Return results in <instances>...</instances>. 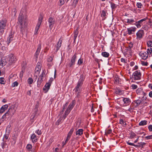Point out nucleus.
<instances>
[{
  "label": "nucleus",
  "mask_w": 152,
  "mask_h": 152,
  "mask_svg": "<svg viewBox=\"0 0 152 152\" xmlns=\"http://www.w3.org/2000/svg\"><path fill=\"white\" fill-rule=\"evenodd\" d=\"M84 80V78L83 77V75H80V77L79 79L77 85L75 87L73 91L77 93V92H78V93H80V90L81 89V86Z\"/></svg>",
  "instance_id": "obj_1"
},
{
  "label": "nucleus",
  "mask_w": 152,
  "mask_h": 152,
  "mask_svg": "<svg viewBox=\"0 0 152 152\" xmlns=\"http://www.w3.org/2000/svg\"><path fill=\"white\" fill-rule=\"evenodd\" d=\"M6 23L7 20L5 19L2 20L0 22V30L1 34H3L4 32V29L6 26Z\"/></svg>",
  "instance_id": "obj_2"
},
{
  "label": "nucleus",
  "mask_w": 152,
  "mask_h": 152,
  "mask_svg": "<svg viewBox=\"0 0 152 152\" xmlns=\"http://www.w3.org/2000/svg\"><path fill=\"white\" fill-rule=\"evenodd\" d=\"M16 110L15 105H11L9 109L8 112L10 113V116H12L15 113Z\"/></svg>",
  "instance_id": "obj_3"
},
{
  "label": "nucleus",
  "mask_w": 152,
  "mask_h": 152,
  "mask_svg": "<svg viewBox=\"0 0 152 152\" xmlns=\"http://www.w3.org/2000/svg\"><path fill=\"white\" fill-rule=\"evenodd\" d=\"M8 59L9 62L10 63H15L17 60L16 57L12 54L9 55Z\"/></svg>",
  "instance_id": "obj_4"
},
{
  "label": "nucleus",
  "mask_w": 152,
  "mask_h": 152,
  "mask_svg": "<svg viewBox=\"0 0 152 152\" xmlns=\"http://www.w3.org/2000/svg\"><path fill=\"white\" fill-rule=\"evenodd\" d=\"M133 76L135 80H140L141 76V73L140 72L137 71L133 73Z\"/></svg>",
  "instance_id": "obj_5"
},
{
  "label": "nucleus",
  "mask_w": 152,
  "mask_h": 152,
  "mask_svg": "<svg viewBox=\"0 0 152 152\" xmlns=\"http://www.w3.org/2000/svg\"><path fill=\"white\" fill-rule=\"evenodd\" d=\"M48 22L49 23V27L51 29L55 23V20L54 18L52 17L50 18L48 20Z\"/></svg>",
  "instance_id": "obj_6"
},
{
  "label": "nucleus",
  "mask_w": 152,
  "mask_h": 152,
  "mask_svg": "<svg viewBox=\"0 0 152 152\" xmlns=\"http://www.w3.org/2000/svg\"><path fill=\"white\" fill-rule=\"evenodd\" d=\"M77 58V56L76 54L73 55L71 59V61L69 63V65L70 67H72L75 64V62Z\"/></svg>",
  "instance_id": "obj_7"
},
{
  "label": "nucleus",
  "mask_w": 152,
  "mask_h": 152,
  "mask_svg": "<svg viewBox=\"0 0 152 152\" xmlns=\"http://www.w3.org/2000/svg\"><path fill=\"white\" fill-rule=\"evenodd\" d=\"M146 19V18H144L142 19L138 22H136L135 23H134L138 28H140L141 27V25H142V22L145 21Z\"/></svg>",
  "instance_id": "obj_8"
},
{
  "label": "nucleus",
  "mask_w": 152,
  "mask_h": 152,
  "mask_svg": "<svg viewBox=\"0 0 152 152\" xmlns=\"http://www.w3.org/2000/svg\"><path fill=\"white\" fill-rule=\"evenodd\" d=\"M144 34V31L142 30H139L136 34L137 38L139 39H141Z\"/></svg>",
  "instance_id": "obj_9"
},
{
  "label": "nucleus",
  "mask_w": 152,
  "mask_h": 152,
  "mask_svg": "<svg viewBox=\"0 0 152 152\" xmlns=\"http://www.w3.org/2000/svg\"><path fill=\"white\" fill-rule=\"evenodd\" d=\"M126 51V52L124 53V56L126 57H129L132 55L130 48H126L125 50Z\"/></svg>",
  "instance_id": "obj_10"
},
{
  "label": "nucleus",
  "mask_w": 152,
  "mask_h": 152,
  "mask_svg": "<svg viewBox=\"0 0 152 152\" xmlns=\"http://www.w3.org/2000/svg\"><path fill=\"white\" fill-rule=\"evenodd\" d=\"M139 55L144 60L146 59L148 57V55L147 53L145 52H140Z\"/></svg>",
  "instance_id": "obj_11"
},
{
  "label": "nucleus",
  "mask_w": 152,
  "mask_h": 152,
  "mask_svg": "<svg viewBox=\"0 0 152 152\" xmlns=\"http://www.w3.org/2000/svg\"><path fill=\"white\" fill-rule=\"evenodd\" d=\"M13 37V35L12 34H10L9 35V37L7 38V43L8 45L12 41L14 40Z\"/></svg>",
  "instance_id": "obj_12"
},
{
  "label": "nucleus",
  "mask_w": 152,
  "mask_h": 152,
  "mask_svg": "<svg viewBox=\"0 0 152 152\" xmlns=\"http://www.w3.org/2000/svg\"><path fill=\"white\" fill-rule=\"evenodd\" d=\"M41 44L39 43V44L37 50L36 52L35 56L36 57V58H37L38 56V55L39 53L40 52V50L41 49Z\"/></svg>",
  "instance_id": "obj_13"
},
{
  "label": "nucleus",
  "mask_w": 152,
  "mask_h": 152,
  "mask_svg": "<svg viewBox=\"0 0 152 152\" xmlns=\"http://www.w3.org/2000/svg\"><path fill=\"white\" fill-rule=\"evenodd\" d=\"M131 102L130 99L129 98L124 97V104H126L125 105H124V106L129 105L130 103Z\"/></svg>",
  "instance_id": "obj_14"
},
{
  "label": "nucleus",
  "mask_w": 152,
  "mask_h": 152,
  "mask_svg": "<svg viewBox=\"0 0 152 152\" xmlns=\"http://www.w3.org/2000/svg\"><path fill=\"white\" fill-rule=\"evenodd\" d=\"M75 104V100H73L72 102L70 104L68 107H67V109H68L69 110L71 111L74 107Z\"/></svg>",
  "instance_id": "obj_15"
},
{
  "label": "nucleus",
  "mask_w": 152,
  "mask_h": 152,
  "mask_svg": "<svg viewBox=\"0 0 152 152\" xmlns=\"http://www.w3.org/2000/svg\"><path fill=\"white\" fill-rule=\"evenodd\" d=\"M50 85H51L50 83H47L45 84L43 88V90L45 92H46L48 91L50 88Z\"/></svg>",
  "instance_id": "obj_16"
},
{
  "label": "nucleus",
  "mask_w": 152,
  "mask_h": 152,
  "mask_svg": "<svg viewBox=\"0 0 152 152\" xmlns=\"http://www.w3.org/2000/svg\"><path fill=\"white\" fill-rule=\"evenodd\" d=\"M8 106L7 104H5L3 106L0 110V113H2L4 112L8 107Z\"/></svg>",
  "instance_id": "obj_17"
},
{
  "label": "nucleus",
  "mask_w": 152,
  "mask_h": 152,
  "mask_svg": "<svg viewBox=\"0 0 152 152\" xmlns=\"http://www.w3.org/2000/svg\"><path fill=\"white\" fill-rule=\"evenodd\" d=\"M110 3L111 7L113 12V11H114L117 8V5L115 4L110 2Z\"/></svg>",
  "instance_id": "obj_18"
},
{
  "label": "nucleus",
  "mask_w": 152,
  "mask_h": 152,
  "mask_svg": "<svg viewBox=\"0 0 152 152\" xmlns=\"http://www.w3.org/2000/svg\"><path fill=\"white\" fill-rule=\"evenodd\" d=\"M11 125H8L6 128V133H7V135H9L10 132L11 130Z\"/></svg>",
  "instance_id": "obj_19"
},
{
  "label": "nucleus",
  "mask_w": 152,
  "mask_h": 152,
  "mask_svg": "<svg viewBox=\"0 0 152 152\" xmlns=\"http://www.w3.org/2000/svg\"><path fill=\"white\" fill-rule=\"evenodd\" d=\"M62 41L61 40V39H59V40L56 46V51L57 52L60 48L61 45Z\"/></svg>",
  "instance_id": "obj_20"
},
{
  "label": "nucleus",
  "mask_w": 152,
  "mask_h": 152,
  "mask_svg": "<svg viewBox=\"0 0 152 152\" xmlns=\"http://www.w3.org/2000/svg\"><path fill=\"white\" fill-rule=\"evenodd\" d=\"M83 130L82 129H79L76 132V135L81 136L83 134Z\"/></svg>",
  "instance_id": "obj_21"
},
{
  "label": "nucleus",
  "mask_w": 152,
  "mask_h": 152,
  "mask_svg": "<svg viewBox=\"0 0 152 152\" xmlns=\"http://www.w3.org/2000/svg\"><path fill=\"white\" fill-rule=\"evenodd\" d=\"M41 69H39V68H36L35 73L34 75L36 76L35 79H37V75H38L39 74V73H40V72L41 70Z\"/></svg>",
  "instance_id": "obj_22"
},
{
  "label": "nucleus",
  "mask_w": 152,
  "mask_h": 152,
  "mask_svg": "<svg viewBox=\"0 0 152 152\" xmlns=\"http://www.w3.org/2000/svg\"><path fill=\"white\" fill-rule=\"evenodd\" d=\"M32 141L33 142H35L37 141V138L36 135L34 134H33L31 137Z\"/></svg>",
  "instance_id": "obj_23"
},
{
  "label": "nucleus",
  "mask_w": 152,
  "mask_h": 152,
  "mask_svg": "<svg viewBox=\"0 0 152 152\" xmlns=\"http://www.w3.org/2000/svg\"><path fill=\"white\" fill-rule=\"evenodd\" d=\"M125 22H127V23H129L130 24H131L134 22V20L133 19H125V21H124Z\"/></svg>",
  "instance_id": "obj_24"
},
{
  "label": "nucleus",
  "mask_w": 152,
  "mask_h": 152,
  "mask_svg": "<svg viewBox=\"0 0 152 152\" xmlns=\"http://www.w3.org/2000/svg\"><path fill=\"white\" fill-rule=\"evenodd\" d=\"M43 18V16L41 15H40L38 19V22L37 24V25H38L39 26V25H41V23L42 22Z\"/></svg>",
  "instance_id": "obj_25"
},
{
  "label": "nucleus",
  "mask_w": 152,
  "mask_h": 152,
  "mask_svg": "<svg viewBox=\"0 0 152 152\" xmlns=\"http://www.w3.org/2000/svg\"><path fill=\"white\" fill-rule=\"evenodd\" d=\"M78 34V31L77 29H76L74 31V40L75 41Z\"/></svg>",
  "instance_id": "obj_26"
},
{
  "label": "nucleus",
  "mask_w": 152,
  "mask_h": 152,
  "mask_svg": "<svg viewBox=\"0 0 152 152\" xmlns=\"http://www.w3.org/2000/svg\"><path fill=\"white\" fill-rule=\"evenodd\" d=\"M23 17L22 15H21L20 14L19 16L18 21L19 23H20V24L21 25H22V23H21L23 21Z\"/></svg>",
  "instance_id": "obj_27"
},
{
  "label": "nucleus",
  "mask_w": 152,
  "mask_h": 152,
  "mask_svg": "<svg viewBox=\"0 0 152 152\" xmlns=\"http://www.w3.org/2000/svg\"><path fill=\"white\" fill-rule=\"evenodd\" d=\"M136 29V28H128L127 29L129 34H132V32H134Z\"/></svg>",
  "instance_id": "obj_28"
},
{
  "label": "nucleus",
  "mask_w": 152,
  "mask_h": 152,
  "mask_svg": "<svg viewBox=\"0 0 152 152\" xmlns=\"http://www.w3.org/2000/svg\"><path fill=\"white\" fill-rule=\"evenodd\" d=\"M42 76H40L39 77L37 81V85H40L42 81Z\"/></svg>",
  "instance_id": "obj_29"
},
{
  "label": "nucleus",
  "mask_w": 152,
  "mask_h": 152,
  "mask_svg": "<svg viewBox=\"0 0 152 152\" xmlns=\"http://www.w3.org/2000/svg\"><path fill=\"white\" fill-rule=\"evenodd\" d=\"M74 130V129L72 128L67 134V137L69 138H70L72 133Z\"/></svg>",
  "instance_id": "obj_30"
},
{
  "label": "nucleus",
  "mask_w": 152,
  "mask_h": 152,
  "mask_svg": "<svg viewBox=\"0 0 152 152\" xmlns=\"http://www.w3.org/2000/svg\"><path fill=\"white\" fill-rule=\"evenodd\" d=\"M147 121L146 120L141 121L139 123V125L140 126H144L146 125L147 124Z\"/></svg>",
  "instance_id": "obj_31"
},
{
  "label": "nucleus",
  "mask_w": 152,
  "mask_h": 152,
  "mask_svg": "<svg viewBox=\"0 0 152 152\" xmlns=\"http://www.w3.org/2000/svg\"><path fill=\"white\" fill-rule=\"evenodd\" d=\"M102 55L104 57H108L109 55V54L107 52H102Z\"/></svg>",
  "instance_id": "obj_32"
},
{
  "label": "nucleus",
  "mask_w": 152,
  "mask_h": 152,
  "mask_svg": "<svg viewBox=\"0 0 152 152\" xmlns=\"http://www.w3.org/2000/svg\"><path fill=\"white\" fill-rule=\"evenodd\" d=\"M32 145L30 144H28L26 146V148L29 151H31V149L32 148Z\"/></svg>",
  "instance_id": "obj_33"
},
{
  "label": "nucleus",
  "mask_w": 152,
  "mask_h": 152,
  "mask_svg": "<svg viewBox=\"0 0 152 152\" xmlns=\"http://www.w3.org/2000/svg\"><path fill=\"white\" fill-rule=\"evenodd\" d=\"M119 124H120L121 129L122 130L123 128V126L124 124V120L123 119H121L120 120Z\"/></svg>",
  "instance_id": "obj_34"
},
{
  "label": "nucleus",
  "mask_w": 152,
  "mask_h": 152,
  "mask_svg": "<svg viewBox=\"0 0 152 152\" xmlns=\"http://www.w3.org/2000/svg\"><path fill=\"white\" fill-rule=\"evenodd\" d=\"M40 26L39 25V26L37 24V26L36 27L35 29V31L34 32V34H37L38 33V31L39 30V28H40Z\"/></svg>",
  "instance_id": "obj_35"
},
{
  "label": "nucleus",
  "mask_w": 152,
  "mask_h": 152,
  "mask_svg": "<svg viewBox=\"0 0 152 152\" xmlns=\"http://www.w3.org/2000/svg\"><path fill=\"white\" fill-rule=\"evenodd\" d=\"M136 93L137 94H140L141 93H143V92L142 91V89L140 88H138L136 90Z\"/></svg>",
  "instance_id": "obj_36"
},
{
  "label": "nucleus",
  "mask_w": 152,
  "mask_h": 152,
  "mask_svg": "<svg viewBox=\"0 0 152 152\" xmlns=\"http://www.w3.org/2000/svg\"><path fill=\"white\" fill-rule=\"evenodd\" d=\"M136 136V134L132 132L130 133V138L132 139L134 138Z\"/></svg>",
  "instance_id": "obj_37"
},
{
  "label": "nucleus",
  "mask_w": 152,
  "mask_h": 152,
  "mask_svg": "<svg viewBox=\"0 0 152 152\" xmlns=\"http://www.w3.org/2000/svg\"><path fill=\"white\" fill-rule=\"evenodd\" d=\"M147 52L148 54H151L152 53V48H150L147 49Z\"/></svg>",
  "instance_id": "obj_38"
},
{
  "label": "nucleus",
  "mask_w": 152,
  "mask_h": 152,
  "mask_svg": "<svg viewBox=\"0 0 152 152\" xmlns=\"http://www.w3.org/2000/svg\"><path fill=\"white\" fill-rule=\"evenodd\" d=\"M33 82V79L31 77L29 78L28 80V84H31Z\"/></svg>",
  "instance_id": "obj_39"
},
{
  "label": "nucleus",
  "mask_w": 152,
  "mask_h": 152,
  "mask_svg": "<svg viewBox=\"0 0 152 152\" xmlns=\"http://www.w3.org/2000/svg\"><path fill=\"white\" fill-rule=\"evenodd\" d=\"M18 85V83L17 81H15L12 83V87L17 86Z\"/></svg>",
  "instance_id": "obj_40"
},
{
  "label": "nucleus",
  "mask_w": 152,
  "mask_h": 152,
  "mask_svg": "<svg viewBox=\"0 0 152 152\" xmlns=\"http://www.w3.org/2000/svg\"><path fill=\"white\" fill-rule=\"evenodd\" d=\"M116 92V93L118 94H122L123 93V91L119 89H118Z\"/></svg>",
  "instance_id": "obj_41"
},
{
  "label": "nucleus",
  "mask_w": 152,
  "mask_h": 152,
  "mask_svg": "<svg viewBox=\"0 0 152 152\" xmlns=\"http://www.w3.org/2000/svg\"><path fill=\"white\" fill-rule=\"evenodd\" d=\"M68 104V103H66L64 105V107H63V110L61 112V113H63L64 112V110L66 109L67 106V105Z\"/></svg>",
  "instance_id": "obj_42"
},
{
  "label": "nucleus",
  "mask_w": 152,
  "mask_h": 152,
  "mask_svg": "<svg viewBox=\"0 0 152 152\" xmlns=\"http://www.w3.org/2000/svg\"><path fill=\"white\" fill-rule=\"evenodd\" d=\"M106 13L105 11L104 10H102V12L101 16L102 17H105L106 15Z\"/></svg>",
  "instance_id": "obj_43"
},
{
  "label": "nucleus",
  "mask_w": 152,
  "mask_h": 152,
  "mask_svg": "<svg viewBox=\"0 0 152 152\" xmlns=\"http://www.w3.org/2000/svg\"><path fill=\"white\" fill-rule=\"evenodd\" d=\"M10 116V113L8 112V111L2 117V118H4L6 116Z\"/></svg>",
  "instance_id": "obj_44"
},
{
  "label": "nucleus",
  "mask_w": 152,
  "mask_h": 152,
  "mask_svg": "<svg viewBox=\"0 0 152 152\" xmlns=\"http://www.w3.org/2000/svg\"><path fill=\"white\" fill-rule=\"evenodd\" d=\"M4 79L3 77L0 78V83L1 84H4Z\"/></svg>",
  "instance_id": "obj_45"
},
{
  "label": "nucleus",
  "mask_w": 152,
  "mask_h": 152,
  "mask_svg": "<svg viewBox=\"0 0 152 152\" xmlns=\"http://www.w3.org/2000/svg\"><path fill=\"white\" fill-rule=\"evenodd\" d=\"M147 44L148 47H152V42L151 41H148L147 42Z\"/></svg>",
  "instance_id": "obj_46"
},
{
  "label": "nucleus",
  "mask_w": 152,
  "mask_h": 152,
  "mask_svg": "<svg viewBox=\"0 0 152 152\" xmlns=\"http://www.w3.org/2000/svg\"><path fill=\"white\" fill-rule=\"evenodd\" d=\"M36 68H39V69H41V64L40 63L38 62L37 63Z\"/></svg>",
  "instance_id": "obj_47"
},
{
  "label": "nucleus",
  "mask_w": 152,
  "mask_h": 152,
  "mask_svg": "<svg viewBox=\"0 0 152 152\" xmlns=\"http://www.w3.org/2000/svg\"><path fill=\"white\" fill-rule=\"evenodd\" d=\"M83 61L82 59H81V58L79 59L78 61V64L79 65L82 64L83 62Z\"/></svg>",
  "instance_id": "obj_48"
},
{
  "label": "nucleus",
  "mask_w": 152,
  "mask_h": 152,
  "mask_svg": "<svg viewBox=\"0 0 152 152\" xmlns=\"http://www.w3.org/2000/svg\"><path fill=\"white\" fill-rule=\"evenodd\" d=\"M137 6L138 8H141L142 6V4L140 3H137Z\"/></svg>",
  "instance_id": "obj_49"
},
{
  "label": "nucleus",
  "mask_w": 152,
  "mask_h": 152,
  "mask_svg": "<svg viewBox=\"0 0 152 152\" xmlns=\"http://www.w3.org/2000/svg\"><path fill=\"white\" fill-rule=\"evenodd\" d=\"M3 58L1 59V60H0V68H1L4 66L3 64Z\"/></svg>",
  "instance_id": "obj_50"
},
{
  "label": "nucleus",
  "mask_w": 152,
  "mask_h": 152,
  "mask_svg": "<svg viewBox=\"0 0 152 152\" xmlns=\"http://www.w3.org/2000/svg\"><path fill=\"white\" fill-rule=\"evenodd\" d=\"M36 133L38 135H40L42 134V132L41 130H39V129H38L36 131Z\"/></svg>",
  "instance_id": "obj_51"
},
{
  "label": "nucleus",
  "mask_w": 152,
  "mask_h": 152,
  "mask_svg": "<svg viewBox=\"0 0 152 152\" xmlns=\"http://www.w3.org/2000/svg\"><path fill=\"white\" fill-rule=\"evenodd\" d=\"M70 111L68 109H67L66 111H65L64 113V114H65L66 115H68L69 114L70 112Z\"/></svg>",
  "instance_id": "obj_52"
},
{
  "label": "nucleus",
  "mask_w": 152,
  "mask_h": 152,
  "mask_svg": "<svg viewBox=\"0 0 152 152\" xmlns=\"http://www.w3.org/2000/svg\"><path fill=\"white\" fill-rule=\"evenodd\" d=\"M112 132V130L111 129H108L106 131L105 133L107 134H109L111 133Z\"/></svg>",
  "instance_id": "obj_53"
},
{
  "label": "nucleus",
  "mask_w": 152,
  "mask_h": 152,
  "mask_svg": "<svg viewBox=\"0 0 152 152\" xmlns=\"http://www.w3.org/2000/svg\"><path fill=\"white\" fill-rule=\"evenodd\" d=\"M131 87L132 89H135L137 87V86L136 85L132 84L131 86Z\"/></svg>",
  "instance_id": "obj_54"
},
{
  "label": "nucleus",
  "mask_w": 152,
  "mask_h": 152,
  "mask_svg": "<svg viewBox=\"0 0 152 152\" xmlns=\"http://www.w3.org/2000/svg\"><path fill=\"white\" fill-rule=\"evenodd\" d=\"M142 101L140 100H137L136 101V102L135 103H136L137 104V105H139L140 104L141 102Z\"/></svg>",
  "instance_id": "obj_55"
},
{
  "label": "nucleus",
  "mask_w": 152,
  "mask_h": 152,
  "mask_svg": "<svg viewBox=\"0 0 152 152\" xmlns=\"http://www.w3.org/2000/svg\"><path fill=\"white\" fill-rule=\"evenodd\" d=\"M53 60V58L52 57L50 56L48 58V62H51Z\"/></svg>",
  "instance_id": "obj_56"
},
{
  "label": "nucleus",
  "mask_w": 152,
  "mask_h": 152,
  "mask_svg": "<svg viewBox=\"0 0 152 152\" xmlns=\"http://www.w3.org/2000/svg\"><path fill=\"white\" fill-rule=\"evenodd\" d=\"M7 145L6 143L5 142H2L1 143L2 147L3 148H4L5 146Z\"/></svg>",
  "instance_id": "obj_57"
},
{
  "label": "nucleus",
  "mask_w": 152,
  "mask_h": 152,
  "mask_svg": "<svg viewBox=\"0 0 152 152\" xmlns=\"http://www.w3.org/2000/svg\"><path fill=\"white\" fill-rule=\"evenodd\" d=\"M9 135H7V133H6L5 134L4 136V138L7 140L8 139Z\"/></svg>",
  "instance_id": "obj_58"
},
{
  "label": "nucleus",
  "mask_w": 152,
  "mask_h": 152,
  "mask_svg": "<svg viewBox=\"0 0 152 152\" xmlns=\"http://www.w3.org/2000/svg\"><path fill=\"white\" fill-rule=\"evenodd\" d=\"M127 143L128 144H129V145L134 146L135 147H136L137 146V145H134L133 143L129 142H127Z\"/></svg>",
  "instance_id": "obj_59"
},
{
  "label": "nucleus",
  "mask_w": 152,
  "mask_h": 152,
  "mask_svg": "<svg viewBox=\"0 0 152 152\" xmlns=\"http://www.w3.org/2000/svg\"><path fill=\"white\" fill-rule=\"evenodd\" d=\"M45 72L46 71L44 70L42 72V74L40 76H42V77H43L45 75Z\"/></svg>",
  "instance_id": "obj_60"
},
{
  "label": "nucleus",
  "mask_w": 152,
  "mask_h": 152,
  "mask_svg": "<svg viewBox=\"0 0 152 152\" xmlns=\"http://www.w3.org/2000/svg\"><path fill=\"white\" fill-rule=\"evenodd\" d=\"M148 128L149 129V131L151 132L152 131V125H150L148 126Z\"/></svg>",
  "instance_id": "obj_61"
},
{
  "label": "nucleus",
  "mask_w": 152,
  "mask_h": 152,
  "mask_svg": "<svg viewBox=\"0 0 152 152\" xmlns=\"http://www.w3.org/2000/svg\"><path fill=\"white\" fill-rule=\"evenodd\" d=\"M70 138H69L68 137H67V138L65 141V142L64 143V144H63V146H64L68 141L69 140Z\"/></svg>",
  "instance_id": "obj_62"
},
{
  "label": "nucleus",
  "mask_w": 152,
  "mask_h": 152,
  "mask_svg": "<svg viewBox=\"0 0 152 152\" xmlns=\"http://www.w3.org/2000/svg\"><path fill=\"white\" fill-rule=\"evenodd\" d=\"M65 1V0H60V4L62 5L64 3Z\"/></svg>",
  "instance_id": "obj_63"
},
{
  "label": "nucleus",
  "mask_w": 152,
  "mask_h": 152,
  "mask_svg": "<svg viewBox=\"0 0 152 152\" xmlns=\"http://www.w3.org/2000/svg\"><path fill=\"white\" fill-rule=\"evenodd\" d=\"M147 139H151L152 138V135L146 136L145 137Z\"/></svg>",
  "instance_id": "obj_64"
}]
</instances>
